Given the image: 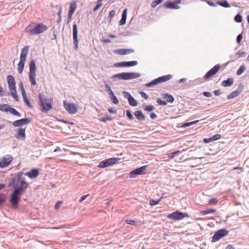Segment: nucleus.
I'll list each match as a JSON object with an SVG mask.
<instances>
[{
    "label": "nucleus",
    "instance_id": "obj_4",
    "mask_svg": "<svg viewBox=\"0 0 249 249\" xmlns=\"http://www.w3.org/2000/svg\"><path fill=\"white\" fill-rule=\"evenodd\" d=\"M39 99L40 101V105L42 107V111L47 112L53 108L50 100L46 99L44 95L41 93L39 94Z\"/></svg>",
    "mask_w": 249,
    "mask_h": 249
},
{
    "label": "nucleus",
    "instance_id": "obj_2",
    "mask_svg": "<svg viewBox=\"0 0 249 249\" xmlns=\"http://www.w3.org/2000/svg\"><path fill=\"white\" fill-rule=\"evenodd\" d=\"M47 29V26L43 23H32L26 28L25 32L30 35L35 36L42 33Z\"/></svg>",
    "mask_w": 249,
    "mask_h": 249
},
{
    "label": "nucleus",
    "instance_id": "obj_15",
    "mask_svg": "<svg viewBox=\"0 0 249 249\" xmlns=\"http://www.w3.org/2000/svg\"><path fill=\"white\" fill-rule=\"evenodd\" d=\"M31 123V120L28 118H23L20 120H16L12 123V125L15 127H19L25 124H29Z\"/></svg>",
    "mask_w": 249,
    "mask_h": 249
},
{
    "label": "nucleus",
    "instance_id": "obj_8",
    "mask_svg": "<svg viewBox=\"0 0 249 249\" xmlns=\"http://www.w3.org/2000/svg\"><path fill=\"white\" fill-rule=\"evenodd\" d=\"M13 160V157L10 155H6L0 159V168H4L7 167Z\"/></svg>",
    "mask_w": 249,
    "mask_h": 249
},
{
    "label": "nucleus",
    "instance_id": "obj_48",
    "mask_svg": "<svg viewBox=\"0 0 249 249\" xmlns=\"http://www.w3.org/2000/svg\"><path fill=\"white\" fill-rule=\"evenodd\" d=\"M210 6H215L218 5V1H205Z\"/></svg>",
    "mask_w": 249,
    "mask_h": 249
},
{
    "label": "nucleus",
    "instance_id": "obj_7",
    "mask_svg": "<svg viewBox=\"0 0 249 249\" xmlns=\"http://www.w3.org/2000/svg\"><path fill=\"white\" fill-rule=\"evenodd\" d=\"M188 216L189 215L187 213H183L178 211H176L173 213L169 214L167 215V218L174 220H180Z\"/></svg>",
    "mask_w": 249,
    "mask_h": 249
},
{
    "label": "nucleus",
    "instance_id": "obj_57",
    "mask_svg": "<svg viewBox=\"0 0 249 249\" xmlns=\"http://www.w3.org/2000/svg\"><path fill=\"white\" fill-rule=\"evenodd\" d=\"M243 36L242 34H239L236 38V42L237 43L239 44L242 39Z\"/></svg>",
    "mask_w": 249,
    "mask_h": 249
},
{
    "label": "nucleus",
    "instance_id": "obj_11",
    "mask_svg": "<svg viewBox=\"0 0 249 249\" xmlns=\"http://www.w3.org/2000/svg\"><path fill=\"white\" fill-rule=\"evenodd\" d=\"M228 233V231L226 230L222 229L216 231L213 236L212 242H216L221 238L223 237Z\"/></svg>",
    "mask_w": 249,
    "mask_h": 249
},
{
    "label": "nucleus",
    "instance_id": "obj_25",
    "mask_svg": "<svg viewBox=\"0 0 249 249\" xmlns=\"http://www.w3.org/2000/svg\"><path fill=\"white\" fill-rule=\"evenodd\" d=\"M21 94H22V98H23L24 103L29 107L33 108V107L32 104L31 103V102H30L29 99L27 97L26 92H23L22 93H21Z\"/></svg>",
    "mask_w": 249,
    "mask_h": 249
},
{
    "label": "nucleus",
    "instance_id": "obj_51",
    "mask_svg": "<svg viewBox=\"0 0 249 249\" xmlns=\"http://www.w3.org/2000/svg\"><path fill=\"white\" fill-rule=\"evenodd\" d=\"M160 200V199L158 200H153V199L150 200L149 201V204L151 206H155L159 203Z\"/></svg>",
    "mask_w": 249,
    "mask_h": 249
},
{
    "label": "nucleus",
    "instance_id": "obj_49",
    "mask_svg": "<svg viewBox=\"0 0 249 249\" xmlns=\"http://www.w3.org/2000/svg\"><path fill=\"white\" fill-rule=\"evenodd\" d=\"M220 138L221 135L217 134L211 137L210 139H211V141H213L219 140Z\"/></svg>",
    "mask_w": 249,
    "mask_h": 249
},
{
    "label": "nucleus",
    "instance_id": "obj_26",
    "mask_svg": "<svg viewBox=\"0 0 249 249\" xmlns=\"http://www.w3.org/2000/svg\"><path fill=\"white\" fill-rule=\"evenodd\" d=\"M233 83V79L231 78H228L227 80H224L222 83L221 85L224 87H227L231 86Z\"/></svg>",
    "mask_w": 249,
    "mask_h": 249
},
{
    "label": "nucleus",
    "instance_id": "obj_61",
    "mask_svg": "<svg viewBox=\"0 0 249 249\" xmlns=\"http://www.w3.org/2000/svg\"><path fill=\"white\" fill-rule=\"evenodd\" d=\"M19 88L21 90V93H22L23 92H26L24 89V87H23V83L22 82H20L19 83Z\"/></svg>",
    "mask_w": 249,
    "mask_h": 249
},
{
    "label": "nucleus",
    "instance_id": "obj_50",
    "mask_svg": "<svg viewBox=\"0 0 249 249\" xmlns=\"http://www.w3.org/2000/svg\"><path fill=\"white\" fill-rule=\"evenodd\" d=\"M155 109V107L152 105H149L146 106V107L144 108V110L146 111H151Z\"/></svg>",
    "mask_w": 249,
    "mask_h": 249
},
{
    "label": "nucleus",
    "instance_id": "obj_29",
    "mask_svg": "<svg viewBox=\"0 0 249 249\" xmlns=\"http://www.w3.org/2000/svg\"><path fill=\"white\" fill-rule=\"evenodd\" d=\"M244 89V85L243 84L240 83L238 85V89L236 90H234V97L238 96L240 94H241V93H242Z\"/></svg>",
    "mask_w": 249,
    "mask_h": 249
},
{
    "label": "nucleus",
    "instance_id": "obj_16",
    "mask_svg": "<svg viewBox=\"0 0 249 249\" xmlns=\"http://www.w3.org/2000/svg\"><path fill=\"white\" fill-rule=\"evenodd\" d=\"M72 35H73V44L74 45L75 48H77L78 45V30H77V25L76 23H74L73 25Z\"/></svg>",
    "mask_w": 249,
    "mask_h": 249
},
{
    "label": "nucleus",
    "instance_id": "obj_32",
    "mask_svg": "<svg viewBox=\"0 0 249 249\" xmlns=\"http://www.w3.org/2000/svg\"><path fill=\"white\" fill-rule=\"evenodd\" d=\"M129 105L132 107H136L138 105L137 101L132 96L128 100Z\"/></svg>",
    "mask_w": 249,
    "mask_h": 249
},
{
    "label": "nucleus",
    "instance_id": "obj_21",
    "mask_svg": "<svg viewBox=\"0 0 249 249\" xmlns=\"http://www.w3.org/2000/svg\"><path fill=\"white\" fill-rule=\"evenodd\" d=\"M134 114L136 119L139 121H144L146 119L145 116L141 110L136 111Z\"/></svg>",
    "mask_w": 249,
    "mask_h": 249
},
{
    "label": "nucleus",
    "instance_id": "obj_6",
    "mask_svg": "<svg viewBox=\"0 0 249 249\" xmlns=\"http://www.w3.org/2000/svg\"><path fill=\"white\" fill-rule=\"evenodd\" d=\"M23 193L20 192L18 189H14L10 195V203L12 205L16 206L20 200V196Z\"/></svg>",
    "mask_w": 249,
    "mask_h": 249
},
{
    "label": "nucleus",
    "instance_id": "obj_64",
    "mask_svg": "<svg viewBox=\"0 0 249 249\" xmlns=\"http://www.w3.org/2000/svg\"><path fill=\"white\" fill-rule=\"evenodd\" d=\"M126 223L130 225H134L135 223V221L132 220L126 219L125 220Z\"/></svg>",
    "mask_w": 249,
    "mask_h": 249
},
{
    "label": "nucleus",
    "instance_id": "obj_39",
    "mask_svg": "<svg viewBox=\"0 0 249 249\" xmlns=\"http://www.w3.org/2000/svg\"><path fill=\"white\" fill-rule=\"evenodd\" d=\"M180 153H181L180 151L178 150L175 152L169 153L168 155V157H169L170 159H173L175 157V155L180 154Z\"/></svg>",
    "mask_w": 249,
    "mask_h": 249
},
{
    "label": "nucleus",
    "instance_id": "obj_35",
    "mask_svg": "<svg viewBox=\"0 0 249 249\" xmlns=\"http://www.w3.org/2000/svg\"><path fill=\"white\" fill-rule=\"evenodd\" d=\"M7 83L8 85H14L15 84V81L14 77L11 75H9L7 77Z\"/></svg>",
    "mask_w": 249,
    "mask_h": 249
},
{
    "label": "nucleus",
    "instance_id": "obj_53",
    "mask_svg": "<svg viewBox=\"0 0 249 249\" xmlns=\"http://www.w3.org/2000/svg\"><path fill=\"white\" fill-rule=\"evenodd\" d=\"M162 1H154L152 2L151 4V6L153 8H154L155 7L159 5L160 3Z\"/></svg>",
    "mask_w": 249,
    "mask_h": 249
},
{
    "label": "nucleus",
    "instance_id": "obj_40",
    "mask_svg": "<svg viewBox=\"0 0 249 249\" xmlns=\"http://www.w3.org/2000/svg\"><path fill=\"white\" fill-rule=\"evenodd\" d=\"M113 119V117L109 116H107L105 117L101 118L100 119V121L103 122H106L107 121H112Z\"/></svg>",
    "mask_w": 249,
    "mask_h": 249
},
{
    "label": "nucleus",
    "instance_id": "obj_22",
    "mask_svg": "<svg viewBox=\"0 0 249 249\" xmlns=\"http://www.w3.org/2000/svg\"><path fill=\"white\" fill-rule=\"evenodd\" d=\"M127 8H125L122 13L121 19L119 21V24L120 25H123L125 23L127 18Z\"/></svg>",
    "mask_w": 249,
    "mask_h": 249
},
{
    "label": "nucleus",
    "instance_id": "obj_59",
    "mask_svg": "<svg viewBox=\"0 0 249 249\" xmlns=\"http://www.w3.org/2000/svg\"><path fill=\"white\" fill-rule=\"evenodd\" d=\"M140 94L141 96L145 99H147L148 98V96L143 91H141Z\"/></svg>",
    "mask_w": 249,
    "mask_h": 249
},
{
    "label": "nucleus",
    "instance_id": "obj_43",
    "mask_svg": "<svg viewBox=\"0 0 249 249\" xmlns=\"http://www.w3.org/2000/svg\"><path fill=\"white\" fill-rule=\"evenodd\" d=\"M126 115L129 118V120H132L134 119V117L132 114L131 111L129 109L126 110Z\"/></svg>",
    "mask_w": 249,
    "mask_h": 249
},
{
    "label": "nucleus",
    "instance_id": "obj_55",
    "mask_svg": "<svg viewBox=\"0 0 249 249\" xmlns=\"http://www.w3.org/2000/svg\"><path fill=\"white\" fill-rule=\"evenodd\" d=\"M108 111L109 113L111 114H116L117 113V110L115 109V108L113 107H110L108 108Z\"/></svg>",
    "mask_w": 249,
    "mask_h": 249
},
{
    "label": "nucleus",
    "instance_id": "obj_58",
    "mask_svg": "<svg viewBox=\"0 0 249 249\" xmlns=\"http://www.w3.org/2000/svg\"><path fill=\"white\" fill-rule=\"evenodd\" d=\"M8 87H9V90L11 91H14V90H16L15 84H14L13 85H8Z\"/></svg>",
    "mask_w": 249,
    "mask_h": 249
},
{
    "label": "nucleus",
    "instance_id": "obj_37",
    "mask_svg": "<svg viewBox=\"0 0 249 249\" xmlns=\"http://www.w3.org/2000/svg\"><path fill=\"white\" fill-rule=\"evenodd\" d=\"M199 121V120H196V121H192V122H187V123H184L182 125V127H188V126H189L191 125H193V124H196L197 123H198V122Z\"/></svg>",
    "mask_w": 249,
    "mask_h": 249
},
{
    "label": "nucleus",
    "instance_id": "obj_34",
    "mask_svg": "<svg viewBox=\"0 0 249 249\" xmlns=\"http://www.w3.org/2000/svg\"><path fill=\"white\" fill-rule=\"evenodd\" d=\"M36 74H29V80L33 86H35L36 84L35 77Z\"/></svg>",
    "mask_w": 249,
    "mask_h": 249
},
{
    "label": "nucleus",
    "instance_id": "obj_1",
    "mask_svg": "<svg viewBox=\"0 0 249 249\" xmlns=\"http://www.w3.org/2000/svg\"><path fill=\"white\" fill-rule=\"evenodd\" d=\"M23 175L24 173L22 172L15 174L10 179L9 186H12L14 189H18L23 193L25 192L28 187V183Z\"/></svg>",
    "mask_w": 249,
    "mask_h": 249
},
{
    "label": "nucleus",
    "instance_id": "obj_42",
    "mask_svg": "<svg viewBox=\"0 0 249 249\" xmlns=\"http://www.w3.org/2000/svg\"><path fill=\"white\" fill-rule=\"evenodd\" d=\"M234 21L237 22H241L242 21V17L239 14L234 17Z\"/></svg>",
    "mask_w": 249,
    "mask_h": 249
},
{
    "label": "nucleus",
    "instance_id": "obj_9",
    "mask_svg": "<svg viewBox=\"0 0 249 249\" xmlns=\"http://www.w3.org/2000/svg\"><path fill=\"white\" fill-rule=\"evenodd\" d=\"M120 159L115 158H112L105 160L100 162V163L98 165V167L100 168H104L107 167L109 165L115 164Z\"/></svg>",
    "mask_w": 249,
    "mask_h": 249
},
{
    "label": "nucleus",
    "instance_id": "obj_33",
    "mask_svg": "<svg viewBox=\"0 0 249 249\" xmlns=\"http://www.w3.org/2000/svg\"><path fill=\"white\" fill-rule=\"evenodd\" d=\"M9 111L12 114H13L15 116H17L18 117H20L21 116V114L14 108L12 107H10Z\"/></svg>",
    "mask_w": 249,
    "mask_h": 249
},
{
    "label": "nucleus",
    "instance_id": "obj_63",
    "mask_svg": "<svg viewBox=\"0 0 249 249\" xmlns=\"http://www.w3.org/2000/svg\"><path fill=\"white\" fill-rule=\"evenodd\" d=\"M217 203V200L215 198H212L209 201V204H215Z\"/></svg>",
    "mask_w": 249,
    "mask_h": 249
},
{
    "label": "nucleus",
    "instance_id": "obj_30",
    "mask_svg": "<svg viewBox=\"0 0 249 249\" xmlns=\"http://www.w3.org/2000/svg\"><path fill=\"white\" fill-rule=\"evenodd\" d=\"M163 98L167 100V101L170 103H173L174 101V98L169 93H165L163 95Z\"/></svg>",
    "mask_w": 249,
    "mask_h": 249
},
{
    "label": "nucleus",
    "instance_id": "obj_20",
    "mask_svg": "<svg viewBox=\"0 0 249 249\" xmlns=\"http://www.w3.org/2000/svg\"><path fill=\"white\" fill-rule=\"evenodd\" d=\"M29 47L25 46L22 49L20 56V59L25 60H26L27 55L29 51Z\"/></svg>",
    "mask_w": 249,
    "mask_h": 249
},
{
    "label": "nucleus",
    "instance_id": "obj_52",
    "mask_svg": "<svg viewBox=\"0 0 249 249\" xmlns=\"http://www.w3.org/2000/svg\"><path fill=\"white\" fill-rule=\"evenodd\" d=\"M5 200V196L3 194H0V205H1Z\"/></svg>",
    "mask_w": 249,
    "mask_h": 249
},
{
    "label": "nucleus",
    "instance_id": "obj_13",
    "mask_svg": "<svg viewBox=\"0 0 249 249\" xmlns=\"http://www.w3.org/2000/svg\"><path fill=\"white\" fill-rule=\"evenodd\" d=\"M220 66L218 64L215 65L210 69L204 75V78L206 80L209 79L212 76L214 75L218 71Z\"/></svg>",
    "mask_w": 249,
    "mask_h": 249
},
{
    "label": "nucleus",
    "instance_id": "obj_38",
    "mask_svg": "<svg viewBox=\"0 0 249 249\" xmlns=\"http://www.w3.org/2000/svg\"><path fill=\"white\" fill-rule=\"evenodd\" d=\"M218 5H220L224 7H228L230 6L228 1H218Z\"/></svg>",
    "mask_w": 249,
    "mask_h": 249
},
{
    "label": "nucleus",
    "instance_id": "obj_56",
    "mask_svg": "<svg viewBox=\"0 0 249 249\" xmlns=\"http://www.w3.org/2000/svg\"><path fill=\"white\" fill-rule=\"evenodd\" d=\"M115 14V11L114 10H111L109 12L108 15V18H112Z\"/></svg>",
    "mask_w": 249,
    "mask_h": 249
},
{
    "label": "nucleus",
    "instance_id": "obj_62",
    "mask_svg": "<svg viewBox=\"0 0 249 249\" xmlns=\"http://www.w3.org/2000/svg\"><path fill=\"white\" fill-rule=\"evenodd\" d=\"M62 204V202L61 201H59L56 203V204L54 206V208L56 210L59 209L61 205Z\"/></svg>",
    "mask_w": 249,
    "mask_h": 249
},
{
    "label": "nucleus",
    "instance_id": "obj_3",
    "mask_svg": "<svg viewBox=\"0 0 249 249\" xmlns=\"http://www.w3.org/2000/svg\"><path fill=\"white\" fill-rule=\"evenodd\" d=\"M140 76V73L137 72H122L113 75L111 78L128 80L138 78Z\"/></svg>",
    "mask_w": 249,
    "mask_h": 249
},
{
    "label": "nucleus",
    "instance_id": "obj_17",
    "mask_svg": "<svg viewBox=\"0 0 249 249\" xmlns=\"http://www.w3.org/2000/svg\"><path fill=\"white\" fill-rule=\"evenodd\" d=\"M40 169L39 168H33L29 172H26L24 175L29 177L31 179L36 178L39 175Z\"/></svg>",
    "mask_w": 249,
    "mask_h": 249
},
{
    "label": "nucleus",
    "instance_id": "obj_60",
    "mask_svg": "<svg viewBox=\"0 0 249 249\" xmlns=\"http://www.w3.org/2000/svg\"><path fill=\"white\" fill-rule=\"evenodd\" d=\"M203 94L207 97H211L212 96V94L210 92L208 91H204L203 93Z\"/></svg>",
    "mask_w": 249,
    "mask_h": 249
},
{
    "label": "nucleus",
    "instance_id": "obj_36",
    "mask_svg": "<svg viewBox=\"0 0 249 249\" xmlns=\"http://www.w3.org/2000/svg\"><path fill=\"white\" fill-rule=\"evenodd\" d=\"M245 70L246 67L244 65H241L236 72L237 75H240L242 74L245 71Z\"/></svg>",
    "mask_w": 249,
    "mask_h": 249
},
{
    "label": "nucleus",
    "instance_id": "obj_23",
    "mask_svg": "<svg viewBox=\"0 0 249 249\" xmlns=\"http://www.w3.org/2000/svg\"><path fill=\"white\" fill-rule=\"evenodd\" d=\"M117 51L120 55H125L133 53L134 50L133 49H121L118 50Z\"/></svg>",
    "mask_w": 249,
    "mask_h": 249
},
{
    "label": "nucleus",
    "instance_id": "obj_47",
    "mask_svg": "<svg viewBox=\"0 0 249 249\" xmlns=\"http://www.w3.org/2000/svg\"><path fill=\"white\" fill-rule=\"evenodd\" d=\"M215 211H216V210L215 209H211L203 211L202 212V213L203 214H207L210 213H213L215 212Z\"/></svg>",
    "mask_w": 249,
    "mask_h": 249
},
{
    "label": "nucleus",
    "instance_id": "obj_10",
    "mask_svg": "<svg viewBox=\"0 0 249 249\" xmlns=\"http://www.w3.org/2000/svg\"><path fill=\"white\" fill-rule=\"evenodd\" d=\"M148 165L142 166L140 168L135 169L130 172L129 177L131 178H135L138 175H142L146 173V169Z\"/></svg>",
    "mask_w": 249,
    "mask_h": 249
},
{
    "label": "nucleus",
    "instance_id": "obj_54",
    "mask_svg": "<svg viewBox=\"0 0 249 249\" xmlns=\"http://www.w3.org/2000/svg\"><path fill=\"white\" fill-rule=\"evenodd\" d=\"M103 4L101 2L98 3L96 6L93 8V10L94 12L97 11L102 6Z\"/></svg>",
    "mask_w": 249,
    "mask_h": 249
},
{
    "label": "nucleus",
    "instance_id": "obj_44",
    "mask_svg": "<svg viewBox=\"0 0 249 249\" xmlns=\"http://www.w3.org/2000/svg\"><path fill=\"white\" fill-rule=\"evenodd\" d=\"M11 95L13 97V98L16 101H18V96L16 92V90L14 91H11Z\"/></svg>",
    "mask_w": 249,
    "mask_h": 249
},
{
    "label": "nucleus",
    "instance_id": "obj_12",
    "mask_svg": "<svg viewBox=\"0 0 249 249\" xmlns=\"http://www.w3.org/2000/svg\"><path fill=\"white\" fill-rule=\"evenodd\" d=\"M138 64L136 61H123L114 64L115 67H129L136 66Z\"/></svg>",
    "mask_w": 249,
    "mask_h": 249
},
{
    "label": "nucleus",
    "instance_id": "obj_27",
    "mask_svg": "<svg viewBox=\"0 0 249 249\" xmlns=\"http://www.w3.org/2000/svg\"><path fill=\"white\" fill-rule=\"evenodd\" d=\"M77 4L75 1H73L71 3L70 9L69 11V14L73 15L75 10L76 9Z\"/></svg>",
    "mask_w": 249,
    "mask_h": 249
},
{
    "label": "nucleus",
    "instance_id": "obj_14",
    "mask_svg": "<svg viewBox=\"0 0 249 249\" xmlns=\"http://www.w3.org/2000/svg\"><path fill=\"white\" fill-rule=\"evenodd\" d=\"M63 103L65 109L70 113L74 114L77 112V109L74 104L68 103L66 101H64Z\"/></svg>",
    "mask_w": 249,
    "mask_h": 249
},
{
    "label": "nucleus",
    "instance_id": "obj_24",
    "mask_svg": "<svg viewBox=\"0 0 249 249\" xmlns=\"http://www.w3.org/2000/svg\"><path fill=\"white\" fill-rule=\"evenodd\" d=\"M36 65L34 60H32L30 64V73L29 74H36Z\"/></svg>",
    "mask_w": 249,
    "mask_h": 249
},
{
    "label": "nucleus",
    "instance_id": "obj_18",
    "mask_svg": "<svg viewBox=\"0 0 249 249\" xmlns=\"http://www.w3.org/2000/svg\"><path fill=\"white\" fill-rule=\"evenodd\" d=\"M181 2V1H174L166 3L164 5L166 7L170 9H178L179 7L178 6V4L180 3Z\"/></svg>",
    "mask_w": 249,
    "mask_h": 249
},
{
    "label": "nucleus",
    "instance_id": "obj_46",
    "mask_svg": "<svg viewBox=\"0 0 249 249\" xmlns=\"http://www.w3.org/2000/svg\"><path fill=\"white\" fill-rule=\"evenodd\" d=\"M156 101L159 105L161 106H166L167 105V102L163 101L160 98H158Z\"/></svg>",
    "mask_w": 249,
    "mask_h": 249
},
{
    "label": "nucleus",
    "instance_id": "obj_5",
    "mask_svg": "<svg viewBox=\"0 0 249 249\" xmlns=\"http://www.w3.org/2000/svg\"><path fill=\"white\" fill-rule=\"evenodd\" d=\"M172 77L171 74H168L166 75H164L162 76H160L158 78H156L151 82L146 83L145 86L146 87H151L152 86L157 85L160 83L165 82L169 80Z\"/></svg>",
    "mask_w": 249,
    "mask_h": 249
},
{
    "label": "nucleus",
    "instance_id": "obj_41",
    "mask_svg": "<svg viewBox=\"0 0 249 249\" xmlns=\"http://www.w3.org/2000/svg\"><path fill=\"white\" fill-rule=\"evenodd\" d=\"M109 98L114 104L117 105L119 104V100L115 95L112 96H109Z\"/></svg>",
    "mask_w": 249,
    "mask_h": 249
},
{
    "label": "nucleus",
    "instance_id": "obj_31",
    "mask_svg": "<svg viewBox=\"0 0 249 249\" xmlns=\"http://www.w3.org/2000/svg\"><path fill=\"white\" fill-rule=\"evenodd\" d=\"M10 106L7 104L0 105V110L5 112L9 111Z\"/></svg>",
    "mask_w": 249,
    "mask_h": 249
},
{
    "label": "nucleus",
    "instance_id": "obj_28",
    "mask_svg": "<svg viewBox=\"0 0 249 249\" xmlns=\"http://www.w3.org/2000/svg\"><path fill=\"white\" fill-rule=\"evenodd\" d=\"M25 60L20 59L18 65V71L19 74H21L23 70Z\"/></svg>",
    "mask_w": 249,
    "mask_h": 249
},
{
    "label": "nucleus",
    "instance_id": "obj_45",
    "mask_svg": "<svg viewBox=\"0 0 249 249\" xmlns=\"http://www.w3.org/2000/svg\"><path fill=\"white\" fill-rule=\"evenodd\" d=\"M123 95L124 96V98L127 99V100L130 99L132 95L127 91H124L123 92Z\"/></svg>",
    "mask_w": 249,
    "mask_h": 249
},
{
    "label": "nucleus",
    "instance_id": "obj_19",
    "mask_svg": "<svg viewBox=\"0 0 249 249\" xmlns=\"http://www.w3.org/2000/svg\"><path fill=\"white\" fill-rule=\"evenodd\" d=\"M17 138L21 140H24L26 137L25 129L19 128L17 131V135L15 136Z\"/></svg>",
    "mask_w": 249,
    "mask_h": 249
}]
</instances>
